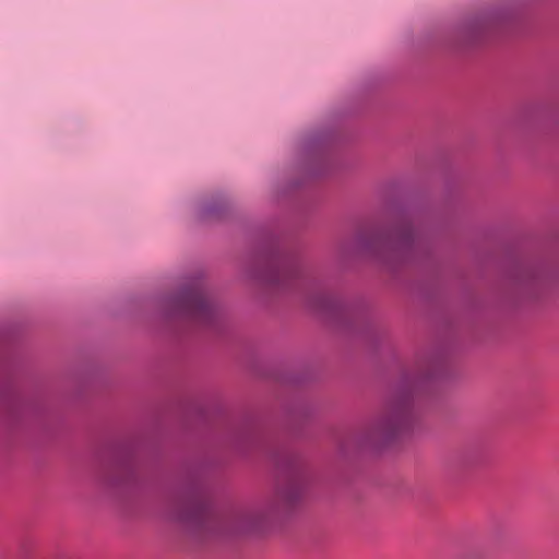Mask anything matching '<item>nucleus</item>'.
Wrapping results in <instances>:
<instances>
[{
	"instance_id": "obj_7",
	"label": "nucleus",
	"mask_w": 559,
	"mask_h": 559,
	"mask_svg": "<svg viewBox=\"0 0 559 559\" xmlns=\"http://www.w3.org/2000/svg\"><path fill=\"white\" fill-rule=\"evenodd\" d=\"M483 27L484 23L480 21H475L464 25L462 28L464 40L467 43L476 40L478 33L480 32V29H483Z\"/></svg>"
},
{
	"instance_id": "obj_4",
	"label": "nucleus",
	"mask_w": 559,
	"mask_h": 559,
	"mask_svg": "<svg viewBox=\"0 0 559 559\" xmlns=\"http://www.w3.org/2000/svg\"><path fill=\"white\" fill-rule=\"evenodd\" d=\"M413 231L408 226L399 228L393 236L376 234L361 242L373 253L384 254L386 251H400L411 245Z\"/></svg>"
},
{
	"instance_id": "obj_2",
	"label": "nucleus",
	"mask_w": 559,
	"mask_h": 559,
	"mask_svg": "<svg viewBox=\"0 0 559 559\" xmlns=\"http://www.w3.org/2000/svg\"><path fill=\"white\" fill-rule=\"evenodd\" d=\"M171 312L199 324H207L214 318L215 309L204 287L197 283L173 300Z\"/></svg>"
},
{
	"instance_id": "obj_1",
	"label": "nucleus",
	"mask_w": 559,
	"mask_h": 559,
	"mask_svg": "<svg viewBox=\"0 0 559 559\" xmlns=\"http://www.w3.org/2000/svg\"><path fill=\"white\" fill-rule=\"evenodd\" d=\"M413 416V392L399 390L385 411L366 428L364 439L374 444L388 442L409 427Z\"/></svg>"
},
{
	"instance_id": "obj_6",
	"label": "nucleus",
	"mask_w": 559,
	"mask_h": 559,
	"mask_svg": "<svg viewBox=\"0 0 559 559\" xmlns=\"http://www.w3.org/2000/svg\"><path fill=\"white\" fill-rule=\"evenodd\" d=\"M294 270L293 266L287 262H280L276 264L274 270H272L267 275L266 280L272 284L280 285L283 283L286 277L292 276Z\"/></svg>"
},
{
	"instance_id": "obj_3",
	"label": "nucleus",
	"mask_w": 559,
	"mask_h": 559,
	"mask_svg": "<svg viewBox=\"0 0 559 559\" xmlns=\"http://www.w3.org/2000/svg\"><path fill=\"white\" fill-rule=\"evenodd\" d=\"M304 490V486L299 480H290L284 487L278 489L276 497L273 501L265 507L257 508L242 512L238 515V521L241 522V528L249 530L259 526L271 513L282 504L289 507L299 499Z\"/></svg>"
},
{
	"instance_id": "obj_5",
	"label": "nucleus",
	"mask_w": 559,
	"mask_h": 559,
	"mask_svg": "<svg viewBox=\"0 0 559 559\" xmlns=\"http://www.w3.org/2000/svg\"><path fill=\"white\" fill-rule=\"evenodd\" d=\"M179 516L181 520L190 521L198 526H203L210 519V511L203 501L195 499L189 502L187 510Z\"/></svg>"
}]
</instances>
